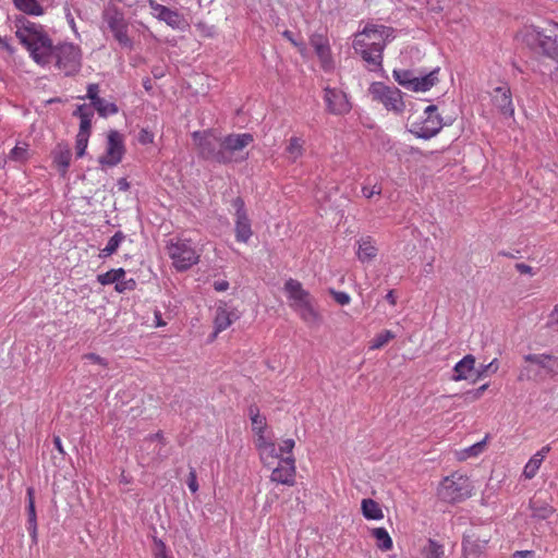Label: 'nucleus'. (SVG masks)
I'll list each match as a JSON object with an SVG mask.
<instances>
[{"instance_id": "f257e3e1", "label": "nucleus", "mask_w": 558, "mask_h": 558, "mask_svg": "<svg viewBox=\"0 0 558 558\" xmlns=\"http://www.w3.org/2000/svg\"><path fill=\"white\" fill-rule=\"evenodd\" d=\"M15 36L37 64L45 66L53 62L56 69L65 76H74L81 71V47L73 43L53 46L41 24L21 17L16 21Z\"/></svg>"}, {"instance_id": "f03ea898", "label": "nucleus", "mask_w": 558, "mask_h": 558, "mask_svg": "<svg viewBox=\"0 0 558 558\" xmlns=\"http://www.w3.org/2000/svg\"><path fill=\"white\" fill-rule=\"evenodd\" d=\"M393 38L392 27L369 23L354 35L352 46L369 70L375 71L381 69L384 50Z\"/></svg>"}, {"instance_id": "7ed1b4c3", "label": "nucleus", "mask_w": 558, "mask_h": 558, "mask_svg": "<svg viewBox=\"0 0 558 558\" xmlns=\"http://www.w3.org/2000/svg\"><path fill=\"white\" fill-rule=\"evenodd\" d=\"M442 118L435 105L427 106L423 111H414L408 118L409 131L418 138L429 140L442 129Z\"/></svg>"}, {"instance_id": "20e7f679", "label": "nucleus", "mask_w": 558, "mask_h": 558, "mask_svg": "<svg viewBox=\"0 0 558 558\" xmlns=\"http://www.w3.org/2000/svg\"><path fill=\"white\" fill-rule=\"evenodd\" d=\"M295 441L292 438L283 439L279 445V464L270 475V481L277 484L293 486L295 484L296 465L293 456Z\"/></svg>"}, {"instance_id": "39448f33", "label": "nucleus", "mask_w": 558, "mask_h": 558, "mask_svg": "<svg viewBox=\"0 0 558 558\" xmlns=\"http://www.w3.org/2000/svg\"><path fill=\"white\" fill-rule=\"evenodd\" d=\"M472 489L473 487L468 476L452 473L441 481L438 487V496L442 501L457 504L469 498L472 495Z\"/></svg>"}, {"instance_id": "423d86ee", "label": "nucleus", "mask_w": 558, "mask_h": 558, "mask_svg": "<svg viewBox=\"0 0 558 558\" xmlns=\"http://www.w3.org/2000/svg\"><path fill=\"white\" fill-rule=\"evenodd\" d=\"M167 253L178 271H185L199 262V254L190 240L171 239L167 244Z\"/></svg>"}, {"instance_id": "0eeeda50", "label": "nucleus", "mask_w": 558, "mask_h": 558, "mask_svg": "<svg viewBox=\"0 0 558 558\" xmlns=\"http://www.w3.org/2000/svg\"><path fill=\"white\" fill-rule=\"evenodd\" d=\"M102 21L120 46L132 48L133 41L128 34L129 22L121 9L116 4H108L102 11Z\"/></svg>"}, {"instance_id": "6e6552de", "label": "nucleus", "mask_w": 558, "mask_h": 558, "mask_svg": "<svg viewBox=\"0 0 558 558\" xmlns=\"http://www.w3.org/2000/svg\"><path fill=\"white\" fill-rule=\"evenodd\" d=\"M254 141L248 133L230 134L221 137L218 162L231 163L244 161L247 156L241 155L242 150Z\"/></svg>"}, {"instance_id": "1a4fd4ad", "label": "nucleus", "mask_w": 558, "mask_h": 558, "mask_svg": "<svg viewBox=\"0 0 558 558\" xmlns=\"http://www.w3.org/2000/svg\"><path fill=\"white\" fill-rule=\"evenodd\" d=\"M492 534L488 527H471L462 537V554L465 558L480 557L485 553Z\"/></svg>"}, {"instance_id": "9d476101", "label": "nucleus", "mask_w": 558, "mask_h": 558, "mask_svg": "<svg viewBox=\"0 0 558 558\" xmlns=\"http://www.w3.org/2000/svg\"><path fill=\"white\" fill-rule=\"evenodd\" d=\"M125 154L123 135L117 130H110L107 134L105 153L98 158L101 166L114 167L119 165Z\"/></svg>"}, {"instance_id": "9b49d317", "label": "nucleus", "mask_w": 558, "mask_h": 558, "mask_svg": "<svg viewBox=\"0 0 558 558\" xmlns=\"http://www.w3.org/2000/svg\"><path fill=\"white\" fill-rule=\"evenodd\" d=\"M192 137L202 158L218 162L221 137L214 130L196 131Z\"/></svg>"}, {"instance_id": "f8f14e48", "label": "nucleus", "mask_w": 558, "mask_h": 558, "mask_svg": "<svg viewBox=\"0 0 558 558\" xmlns=\"http://www.w3.org/2000/svg\"><path fill=\"white\" fill-rule=\"evenodd\" d=\"M369 94L374 100L381 102L388 110L398 112L403 109L401 93L396 87H389L384 83L375 82L369 87Z\"/></svg>"}, {"instance_id": "ddd939ff", "label": "nucleus", "mask_w": 558, "mask_h": 558, "mask_svg": "<svg viewBox=\"0 0 558 558\" xmlns=\"http://www.w3.org/2000/svg\"><path fill=\"white\" fill-rule=\"evenodd\" d=\"M235 208L234 214V234L235 240L240 243H247L253 235L251 220L245 209L244 201L236 197L232 203Z\"/></svg>"}, {"instance_id": "4468645a", "label": "nucleus", "mask_w": 558, "mask_h": 558, "mask_svg": "<svg viewBox=\"0 0 558 558\" xmlns=\"http://www.w3.org/2000/svg\"><path fill=\"white\" fill-rule=\"evenodd\" d=\"M324 100L327 111L335 116H344L351 111V102L348 95L338 88H324Z\"/></svg>"}, {"instance_id": "2eb2a0df", "label": "nucleus", "mask_w": 558, "mask_h": 558, "mask_svg": "<svg viewBox=\"0 0 558 558\" xmlns=\"http://www.w3.org/2000/svg\"><path fill=\"white\" fill-rule=\"evenodd\" d=\"M310 44L319 60L320 68L325 72H331L335 69V62L327 36L323 34H313L310 37Z\"/></svg>"}, {"instance_id": "dca6fc26", "label": "nucleus", "mask_w": 558, "mask_h": 558, "mask_svg": "<svg viewBox=\"0 0 558 558\" xmlns=\"http://www.w3.org/2000/svg\"><path fill=\"white\" fill-rule=\"evenodd\" d=\"M255 448L258 451L259 459L265 466H270L279 459V452L272 440L270 433L260 434L254 438Z\"/></svg>"}, {"instance_id": "f3484780", "label": "nucleus", "mask_w": 558, "mask_h": 558, "mask_svg": "<svg viewBox=\"0 0 558 558\" xmlns=\"http://www.w3.org/2000/svg\"><path fill=\"white\" fill-rule=\"evenodd\" d=\"M284 292L287 293L290 302V307L295 311L299 307L306 305L313 300L311 293L305 290L302 283L293 278H290L284 283Z\"/></svg>"}, {"instance_id": "a211bd4d", "label": "nucleus", "mask_w": 558, "mask_h": 558, "mask_svg": "<svg viewBox=\"0 0 558 558\" xmlns=\"http://www.w3.org/2000/svg\"><path fill=\"white\" fill-rule=\"evenodd\" d=\"M494 107L505 117L511 118L514 114V106L510 87L505 84L494 88L492 93Z\"/></svg>"}, {"instance_id": "6ab92c4d", "label": "nucleus", "mask_w": 558, "mask_h": 558, "mask_svg": "<svg viewBox=\"0 0 558 558\" xmlns=\"http://www.w3.org/2000/svg\"><path fill=\"white\" fill-rule=\"evenodd\" d=\"M52 165L61 177H65L71 165L72 151L66 143H58L51 150Z\"/></svg>"}, {"instance_id": "aec40b11", "label": "nucleus", "mask_w": 558, "mask_h": 558, "mask_svg": "<svg viewBox=\"0 0 558 558\" xmlns=\"http://www.w3.org/2000/svg\"><path fill=\"white\" fill-rule=\"evenodd\" d=\"M148 4L158 20L165 22L172 28H179L181 26L183 19L178 11L171 10L162 4H159L155 0H149Z\"/></svg>"}, {"instance_id": "412c9836", "label": "nucleus", "mask_w": 558, "mask_h": 558, "mask_svg": "<svg viewBox=\"0 0 558 558\" xmlns=\"http://www.w3.org/2000/svg\"><path fill=\"white\" fill-rule=\"evenodd\" d=\"M236 319L235 314L228 310L226 302H219L216 308V315L214 318L215 332L213 338H216L218 333L228 329L232 323Z\"/></svg>"}, {"instance_id": "4be33fe9", "label": "nucleus", "mask_w": 558, "mask_h": 558, "mask_svg": "<svg viewBox=\"0 0 558 558\" xmlns=\"http://www.w3.org/2000/svg\"><path fill=\"white\" fill-rule=\"evenodd\" d=\"M476 359L472 354H466L453 367L452 380L461 381L476 376Z\"/></svg>"}, {"instance_id": "5701e85b", "label": "nucleus", "mask_w": 558, "mask_h": 558, "mask_svg": "<svg viewBox=\"0 0 558 558\" xmlns=\"http://www.w3.org/2000/svg\"><path fill=\"white\" fill-rule=\"evenodd\" d=\"M524 361L531 364H536L544 368L549 375L558 374V357L550 354H527Z\"/></svg>"}, {"instance_id": "b1692460", "label": "nucleus", "mask_w": 558, "mask_h": 558, "mask_svg": "<svg viewBox=\"0 0 558 558\" xmlns=\"http://www.w3.org/2000/svg\"><path fill=\"white\" fill-rule=\"evenodd\" d=\"M550 451V446L546 445L542 447L531 459L526 462L523 469V476L526 480H532L537 474L543 461Z\"/></svg>"}, {"instance_id": "393cba45", "label": "nucleus", "mask_w": 558, "mask_h": 558, "mask_svg": "<svg viewBox=\"0 0 558 558\" xmlns=\"http://www.w3.org/2000/svg\"><path fill=\"white\" fill-rule=\"evenodd\" d=\"M544 33L534 25H524L518 33V38L532 49L539 48Z\"/></svg>"}, {"instance_id": "a878e982", "label": "nucleus", "mask_w": 558, "mask_h": 558, "mask_svg": "<svg viewBox=\"0 0 558 558\" xmlns=\"http://www.w3.org/2000/svg\"><path fill=\"white\" fill-rule=\"evenodd\" d=\"M74 117L80 119V129L77 134H84L90 136L92 121L94 118V109L88 105H80L73 112Z\"/></svg>"}, {"instance_id": "bb28decb", "label": "nucleus", "mask_w": 558, "mask_h": 558, "mask_svg": "<svg viewBox=\"0 0 558 558\" xmlns=\"http://www.w3.org/2000/svg\"><path fill=\"white\" fill-rule=\"evenodd\" d=\"M27 531L34 542H37V517L35 509L34 488H27Z\"/></svg>"}, {"instance_id": "cd10ccee", "label": "nucleus", "mask_w": 558, "mask_h": 558, "mask_svg": "<svg viewBox=\"0 0 558 558\" xmlns=\"http://www.w3.org/2000/svg\"><path fill=\"white\" fill-rule=\"evenodd\" d=\"M357 258L362 263L369 262L377 256L378 248L375 245L374 240L371 236L361 238L357 241Z\"/></svg>"}, {"instance_id": "c85d7f7f", "label": "nucleus", "mask_w": 558, "mask_h": 558, "mask_svg": "<svg viewBox=\"0 0 558 558\" xmlns=\"http://www.w3.org/2000/svg\"><path fill=\"white\" fill-rule=\"evenodd\" d=\"M529 506L532 511V518L537 520H546L550 518L556 511V509L549 502L535 497L530 500Z\"/></svg>"}, {"instance_id": "c756f323", "label": "nucleus", "mask_w": 558, "mask_h": 558, "mask_svg": "<svg viewBox=\"0 0 558 558\" xmlns=\"http://www.w3.org/2000/svg\"><path fill=\"white\" fill-rule=\"evenodd\" d=\"M361 511L363 517L367 520L378 521L384 519V511L380 505L372 498L362 499Z\"/></svg>"}, {"instance_id": "7c9ffc66", "label": "nucleus", "mask_w": 558, "mask_h": 558, "mask_svg": "<svg viewBox=\"0 0 558 558\" xmlns=\"http://www.w3.org/2000/svg\"><path fill=\"white\" fill-rule=\"evenodd\" d=\"M305 141L301 136H291L288 140L287 146H286V154L288 159L291 162H295L298 159H300L305 151L304 148Z\"/></svg>"}, {"instance_id": "2f4dec72", "label": "nucleus", "mask_w": 558, "mask_h": 558, "mask_svg": "<svg viewBox=\"0 0 558 558\" xmlns=\"http://www.w3.org/2000/svg\"><path fill=\"white\" fill-rule=\"evenodd\" d=\"M44 0H12L15 8L28 15L40 16L45 13L41 4Z\"/></svg>"}, {"instance_id": "473e14b6", "label": "nucleus", "mask_w": 558, "mask_h": 558, "mask_svg": "<svg viewBox=\"0 0 558 558\" xmlns=\"http://www.w3.org/2000/svg\"><path fill=\"white\" fill-rule=\"evenodd\" d=\"M248 414L254 436L268 433L267 420L264 415H260L259 409L256 405L250 407Z\"/></svg>"}, {"instance_id": "72a5a7b5", "label": "nucleus", "mask_w": 558, "mask_h": 558, "mask_svg": "<svg viewBox=\"0 0 558 558\" xmlns=\"http://www.w3.org/2000/svg\"><path fill=\"white\" fill-rule=\"evenodd\" d=\"M294 312L310 326L318 324L322 318L319 312L314 306L313 300Z\"/></svg>"}, {"instance_id": "f704fd0d", "label": "nucleus", "mask_w": 558, "mask_h": 558, "mask_svg": "<svg viewBox=\"0 0 558 558\" xmlns=\"http://www.w3.org/2000/svg\"><path fill=\"white\" fill-rule=\"evenodd\" d=\"M371 535L376 541V546L383 550L388 551L393 547V542L388 531L385 527H373L369 530Z\"/></svg>"}, {"instance_id": "c9c22d12", "label": "nucleus", "mask_w": 558, "mask_h": 558, "mask_svg": "<svg viewBox=\"0 0 558 558\" xmlns=\"http://www.w3.org/2000/svg\"><path fill=\"white\" fill-rule=\"evenodd\" d=\"M437 82H438V70H434L424 76H421V77L415 76L411 90L427 92L433 86H435Z\"/></svg>"}, {"instance_id": "e433bc0d", "label": "nucleus", "mask_w": 558, "mask_h": 558, "mask_svg": "<svg viewBox=\"0 0 558 558\" xmlns=\"http://www.w3.org/2000/svg\"><path fill=\"white\" fill-rule=\"evenodd\" d=\"M31 158L29 145L25 142H17L16 145L10 150L8 159L10 161L25 163Z\"/></svg>"}, {"instance_id": "4c0bfd02", "label": "nucleus", "mask_w": 558, "mask_h": 558, "mask_svg": "<svg viewBox=\"0 0 558 558\" xmlns=\"http://www.w3.org/2000/svg\"><path fill=\"white\" fill-rule=\"evenodd\" d=\"M539 50L543 56L558 61V36L544 35Z\"/></svg>"}, {"instance_id": "58836bf2", "label": "nucleus", "mask_w": 558, "mask_h": 558, "mask_svg": "<svg viewBox=\"0 0 558 558\" xmlns=\"http://www.w3.org/2000/svg\"><path fill=\"white\" fill-rule=\"evenodd\" d=\"M125 235L122 231L116 232L108 241L106 246L100 251L99 256L100 257H108L111 256L117 252L120 244L124 241Z\"/></svg>"}, {"instance_id": "ea45409f", "label": "nucleus", "mask_w": 558, "mask_h": 558, "mask_svg": "<svg viewBox=\"0 0 558 558\" xmlns=\"http://www.w3.org/2000/svg\"><path fill=\"white\" fill-rule=\"evenodd\" d=\"M124 268L110 269L105 274H100L97 276V281L102 286L112 284L119 281V279H123L125 277Z\"/></svg>"}, {"instance_id": "a19ab883", "label": "nucleus", "mask_w": 558, "mask_h": 558, "mask_svg": "<svg viewBox=\"0 0 558 558\" xmlns=\"http://www.w3.org/2000/svg\"><path fill=\"white\" fill-rule=\"evenodd\" d=\"M425 558H445L444 545L429 538L427 545L422 550Z\"/></svg>"}, {"instance_id": "79ce46f5", "label": "nucleus", "mask_w": 558, "mask_h": 558, "mask_svg": "<svg viewBox=\"0 0 558 558\" xmlns=\"http://www.w3.org/2000/svg\"><path fill=\"white\" fill-rule=\"evenodd\" d=\"M485 447L486 438L458 452V458L459 460H466L471 457H477L484 451Z\"/></svg>"}, {"instance_id": "37998d69", "label": "nucleus", "mask_w": 558, "mask_h": 558, "mask_svg": "<svg viewBox=\"0 0 558 558\" xmlns=\"http://www.w3.org/2000/svg\"><path fill=\"white\" fill-rule=\"evenodd\" d=\"M93 106L101 117L118 113V107L113 102H108L104 98L97 99Z\"/></svg>"}, {"instance_id": "c03bdc74", "label": "nucleus", "mask_w": 558, "mask_h": 558, "mask_svg": "<svg viewBox=\"0 0 558 558\" xmlns=\"http://www.w3.org/2000/svg\"><path fill=\"white\" fill-rule=\"evenodd\" d=\"M395 338V333L390 330H384L375 336V338L372 340L369 349L371 350H378L386 345L390 340Z\"/></svg>"}, {"instance_id": "a18cd8bd", "label": "nucleus", "mask_w": 558, "mask_h": 558, "mask_svg": "<svg viewBox=\"0 0 558 558\" xmlns=\"http://www.w3.org/2000/svg\"><path fill=\"white\" fill-rule=\"evenodd\" d=\"M499 369V362L497 359H494L486 365H481V367L476 371V376L474 377V381L485 378L489 375L496 374Z\"/></svg>"}, {"instance_id": "49530a36", "label": "nucleus", "mask_w": 558, "mask_h": 558, "mask_svg": "<svg viewBox=\"0 0 558 558\" xmlns=\"http://www.w3.org/2000/svg\"><path fill=\"white\" fill-rule=\"evenodd\" d=\"M393 76L396 78V81L403 87L408 88V89H412V85L414 83V78L415 76L413 75L412 72L410 71H407V70H401V71H393Z\"/></svg>"}, {"instance_id": "de8ad7c7", "label": "nucleus", "mask_w": 558, "mask_h": 558, "mask_svg": "<svg viewBox=\"0 0 558 558\" xmlns=\"http://www.w3.org/2000/svg\"><path fill=\"white\" fill-rule=\"evenodd\" d=\"M136 281L133 278L125 279H119L117 284L114 286V290L119 293H123L125 291H133L136 289Z\"/></svg>"}, {"instance_id": "09e8293b", "label": "nucleus", "mask_w": 558, "mask_h": 558, "mask_svg": "<svg viewBox=\"0 0 558 558\" xmlns=\"http://www.w3.org/2000/svg\"><path fill=\"white\" fill-rule=\"evenodd\" d=\"M89 135L77 134L75 141L76 157L82 158L85 155L88 145Z\"/></svg>"}, {"instance_id": "8fccbe9b", "label": "nucleus", "mask_w": 558, "mask_h": 558, "mask_svg": "<svg viewBox=\"0 0 558 558\" xmlns=\"http://www.w3.org/2000/svg\"><path fill=\"white\" fill-rule=\"evenodd\" d=\"M487 388H488V384H484V385L480 386L477 389L466 391L461 397H463L465 399V401L473 402V401L478 400L483 396V393L487 390Z\"/></svg>"}, {"instance_id": "3c124183", "label": "nucleus", "mask_w": 558, "mask_h": 558, "mask_svg": "<svg viewBox=\"0 0 558 558\" xmlns=\"http://www.w3.org/2000/svg\"><path fill=\"white\" fill-rule=\"evenodd\" d=\"M362 194L366 198H372L375 195H380L381 194V185L378 183H376L374 185H363Z\"/></svg>"}, {"instance_id": "603ef678", "label": "nucleus", "mask_w": 558, "mask_h": 558, "mask_svg": "<svg viewBox=\"0 0 558 558\" xmlns=\"http://www.w3.org/2000/svg\"><path fill=\"white\" fill-rule=\"evenodd\" d=\"M548 328H557L558 327V303L554 306L547 317L546 323Z\"/></svg>"}, {"instance_id": "864d4df0", "label": "nucleus", "mask_w": 558, "mask_h": 558, "mask_svg": "<svg viewBox=\"0 0 558 558\" xmlns=\"http://www.w3.org/2000/svg\"><path fill=\"white\" fill-rule=\"evenodd\" d=\"M187 486L192 493H196L198 490L197 475L193 468H191L189 473Z\"/></svg>"}, {"instance_id": "5fc2aeb1", "label": "nucleus", "mask_w": 558, "mask_h": 558, "mask_svg": "<svg viewBox=\"0 0 558 558\" xmlns=\"http://www.w3.org/2000/svg\"><path fill=\"white\" fill-rule=\"evenodd\" d=\"M84 359L90 361L92 363L101 365L104 367L108 366V361L96 353H87L84 355Z\"/></svg>"}, {"instance_id": "6e6d98bb", "label": "nucleus", "mask_w": 558, "mask_h": 558, "mask_svg": "<svg viewBox=\"0 0 558 558\" xmlns=\"http://www.w3.org/2000/svg\"><path fill=\"white\" fill-rule=\"evenodd\" d=\"M99 93V86L97 84H89L87 87V95L86 97L92 100V104L96 102L97 99H100L98 96Z\"/></svg>"}, {"instance_id": "4d7b16f0", "label": "nucleus", "mask_w": 558, "mask_h": 558, "mask_svg": "<svg viewBox=\"0 0 558 558\" xmlns=\"http://www.w3.org/2000/svg\"><path fill=\"white\" fill-rule=\"evenodd\" d=\"M154 141V134L143 129L138 134V142L143 145L150 144Z\"/></svg>"}, {"instance_id": "13d9d810", "label": "nucleus", "mask_w": 558, "mask_h": 558, "mask_svg": "<svg viewBox=\"0 0 558 558\" xmlns=\"http://www.w3.org/2000/svg\"><path fill=\"white\" fill-rule=\"evenodd\" d=\"M333 299L337 303H339L340 305H347L350 303L351 301V298L348 293L345 292H333Z\"/></svg>"}, {"instance_id": "bf43d9fd", "label": "nucleus", "mask_w": 558, "mask_h": 558, "mask_svg": "<svg viewBox=\"0 0 558 558\" xmlns=\"http://www.w3.org/2000/svg\"><path fill=\"white\" fill-rule=\"evenodd\" d=\"M214 289L217 292H223L229 289V282L227 280H219L214 282Z\"/></svg>"}, {"instance_id": "052dcab7", "label": "nucleus", "mask_w": 558, "mask_h": 558, "mask_svg": "<svg viewBox=\"0 0 558 558\" xmlns=\"http://www.w3.org/2000/svg\"><path fill=\"white\" fill-rule=\"evenodd\" d=\"M515 268L517 270L520 272V274H524V275H533V269L530 265H526L524 263H520V264H517L515 265Z\"/></svg>"}, {"instance_id": "680f3d73", "label": "nucleus", "mask_w": 558, "mask_h": 558, "mask_svg": "<svg viewBox=\"0 0 558 558\" xmlns=\"http://www.w3.org/2000/svg\"><path fill=\"white\" fill-rule=\"evenodd\" d=\"M427 7L428 10L433 12H440L442 10V7L440 5L439 1L435 0H427Z\"/></svg>"}, {"instance_id": "e2e57ef3", "label": "nucleus", "mask_w": 558, "mask_h": 558, "mask_svg": "<svg viewBox=\"0 0 558 558\" xmlns=\"http://www.w3.org/2000/svg\"><path fill=\"white\" fill-rule=\"evenodd\" d=\"M533 556L532 550H517L513 553L512 558H527Z\"/></svg>"}, {"instance_id": "0e129e2a", "label": "nucleus", "mask_w": 558, "mask_h": 558, "mask_svg": "<svg viewBox=\"0 0 558 558\" xmlns=\"http://www.w3.org/2000/svg\"><path fill=\"white\" fill-rule=\"evenodd\" d=\"M53 445H54L56 449H57L61 454H65L64 448H63V446H62L61 438H60L59 436H54V437H53Z\"/></svg>"}, {"instance_id": "69168bd1", "label": "nucleus", "mask_w": 558, "mask_h": 558, "mask_svg": "<svg viewBox=\"0 0 558 558\" xmlns=\"http://www.w3.org/2000/svg\"><path fill=\"white\" fill-rule=\"evenodd\" d=\"M0 47H2L3 49H5L9 52H13V48L11 47L10 43L8 41V39L3 38L1 36H0Z\"/></svg>"}, {"instance_id": "338daca9", "label": "nucleus", "mask_w": 558, "mask_h": 558, "mask_svg": "<svg viewBox=\"0 0 558 558\" xmlns=\"http://www.w3.org/2000/svg\"><path fill=\"white\" fill-rule=\"evenodd\" d=\"M386 300L389 302V304H391L392 306H395L397 304V299H396V295H395V291L393 290H390L387 294H386Z\"/></svg>"}, {"instance_id": "774afa93", "label": "nucleus", "mask_w": 558, "mask_h": 558, "mask_svg": "<svg viewBox=\"0 0 558 558\" xmlns=\"http://www.w3.org/2000/svg\"><path fill=\"white\" fill-rule=\"evenodd\" d=\"M283 37L287 38L293 46L298 47L299 44L293 38V34L290 31H284L282 33Z\"/></svg>"}]
</instances>
